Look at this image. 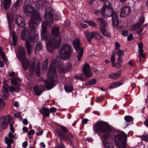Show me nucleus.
I'll return each instance as SVG.
<instances>
[{"instance_id": "37", "label": "nucleus", "mask_w": 148, "mask_h": 148, "mask_svg": "<svg viewBox=\"0 0 148 148\" xmlns=\"http://www.w3.org/2000/svg\"><path fill=\"white\" fill-rule=\"evenodd\" d=\"M87 23L89 25L92 27H96L97 26V24L96 23L91 20L87 21Z\"/></svg>"}, {"instance_id": "10", "label": "nucleus", "mask_w": 148, "mask_h": 148, "mask_svg": "<svg viewBox=\"0 0 148 148\" xmlns=\"http://www.w3.org/2000/svg\"><path fill=\"white\" fill-rule=\"evenodd\" d=\"M38 38H22L23 40H26V44L27 52L29 55L30 54L33 45L35 42L38 41Z\"/></svg>"}, {"instance_id": "16", "label": "nucleus", "mask_w": 148, "mask_h": 148, "mask_svg": "<svg viewBox=\"0 0 148 148\" xmlns=\"http://www.w3.org/2000/svg\"><path fill=\"white\" fill-rule=\"evenodd\" d=\"M48 25V23L47 22H42L41 25L42 30L41 33V37H48L47 32Z\"/></svg>"}, {"instance_id": "38", "label": "nucleus", "mask_w": 148, "mask_h": 148, "mask_svg": "<svg viewBox=\"0 0 148 148\" xmlns=\"http://www.w3.org/2000/svg\"><path fill=\"white\" fill-rule=\"evenodd\" d=\"M96 82V80L95 79H92L90 81H88L86 83V85L88 86V85H93L95 84Z\"/></svg>"}, {"instance_id": "42", "label": "nucleus", "mask_w": 148, "mask_h": 148, "mask_svg": "<svg viewBox=\"0 0 148 148\" xmlns=\"http://www.w3.org/2000/svg\"><path fill=\"white\" fill-rule=\"evenodd\" d=\"M140 137L143 140L146 142H148V136L146 134H145L142 136H140Z\"/></svg>"}, {"instance_id": "35", "label": "nucleus", "mask_w": 148, "mask_h": 148, "mask_svg": "<svg viewBox=\"0 0 148 148\" xmlns=\"http://www.w3.org/2000/svg\"><path fill=\"white\" fill-rule=\"evenodd\" d=\"M2 95L0 96V110H1L3 108L5 105V103L3 102V98H2Z\"/></svg>"}, {"instance_id": "44", "label": "nucleus", "mask_w": 148, "mask_h": 148, "mask_svg": "<svg viewBox=\"0 0 148 148\" xmlns=\"http://www.w3.org/2000/svg\"><path fill=\"white\" fill-rule=\"evenodd\" d=\"M0 54L1 57L2 59L3 60H4L6 58V57L5 54V53L1 50V49H0Z\"/></svg>"}, {"instance_id": "21", "label": "nucleus", "mask_w": 148, "mask_h": 148, "mask_svg": "<svg viewBox=\"0 0 148 148\" xmlns=\"http://www.w3.org/2000/svg\"><path fill=\"white\" fill-rule=\"evenodd\" d=\"M121 74V71H119L110 74L108 75V77L112 79H116L120 77Z\"/></svg>"}, {"instance_id": "22", "label": "nucleus", "mask_w": 148, "mask_h": 148, "mask_svg": "<svg viewBox=\"0 0 148 148\" xmlns=\"http://www.w3.org/2000/svg\"><path fill=\"white\" fill-rule=\"evenodd\" d=\"M13 133L9 132L8 133V137H6L5 138L4 140L6 141V142L9 141L11 143H13V139H16L17 137L16 134L13 135Z\"/></svg>"}, {"instance_id": "33", "label": "nucleus", "mask_w": 148, "mask_h": 148, "mask_svg": "<svg viewBox=\"0 0 148 148\" xmlns=\"http://www.w3.org/2000/svg\"><path fill=\"white\" fill-rule=\"evenodd\" d=\"M48 60L47 59H46L43 63V66L42 69L44 71H46L47 67L48 66Z\"/></svg>"}, {"instance_id": "32", "label": "nucleus", "mask_w": 148, "mask_h": 148, "mask_svg": "<svg viewBox=\"0 0 148 148\" xmlns=\"http://www.w3.org/2000/svg\"><path fill=\"white\" fill-rule=\"evenodd\" d=\"M14 123V120L13 118L12 117L10 121V122L9 123V124L10 125V130L11 131V132H12V133H14V130L13 126V125Z\"/></svg>"}, {"instance_id": "64", "label": "nucleus", "mask_w": 148, "mask_h": 148, "mask_svg": "<svg viewBox=\"0 0 148 148\" xmlns=\"http://www.w3.org/2000/svg\"><path fill=\"white\" fill-rule=\"evenodd\" d=\"M145 125L148 127V119H146L144 122Z\"/></svg>"}, {"instance_id": "25", "label": "nucleus", "mask_w": 148, "mask_h": 148, "mask_svg": "<svg viewBox=\"0 0 148 148\" xmlns=\"http://www.w3.org/2000/svg\"><path fill=\"white\" fill-rule=\"evenodd\" d=\"M40 111L44 117L49 116V110L48 108L43 107Z\"/></svg>"}, {"instance_id": "53", "label": "nucleus", "mask_w": 148, "mask_h": 148, "mask_svg": "<svg viewBox=\"0 0 148 148\" xmlns=\"http://www.w3.org/2000/svg\"><path fill=\"white\" fill-rule=\"evenodd\" d=\"M17 40V38H12V45L13 46H14L16 45Z\"/></svg>"}, {"instance_id": "45", "label": "nucleus", "mask_w": 148, "mask_h": 148, "mask_svg": "<svg viewBox=\"0 0 148 148\" xmlns=\"http://www.w3.org/2000/svg\"><path fill=\"white\" fill-rule=\"evenodd\" d=\"M12 28H11L10 29V36H11V37H16V32H14V31H13L12 32L11 30V29H12ZM9 37H10V36Z\"/></svg>"}, {"instance_id": "13", "label": "nucleus", "mask_w": 148, "mask_h": 148, "mask_svg": "<svg viewBox=\"0 0 148 148\" xmlns=\"http://www.w3.org/2000/svg\"><path fill=\"white\" fill-rule=\"evenodd\" d=\"M73 45L76 50L78 51L77 52V57L78 60L79 61L82 57L83 51V49L80 46L79 40L78 39L74 40L73 41Z\"/></svg>"}, {"instance_id": "28", "label": "nucleus", "mask_w": 148, "mask_h": 148, "mask_svg": "<svg viewBox=\"0 0 148 148\" xmlns=\"http://www.w3.org/2000/svg\"><path fill=\"white\" fill-rule=\"evenodd\" d=\"M43 46L42 44L40 42H38L35 49V53H38L42 48Z\"/></svg>"}, {"instance_id": "1", "label": "nucleus", "mask_w": 148, "mask_h": 148, "mask_svg": "<svg viewBox=\"0 0 148 148\" xmlns=\"http://www.w3.org/2000/svg\"><path fill=\"white\" fill-rule=\"evenodd\" d=\"M24 13L28 16H31L29 25L30 32L27 28H24L21 33V37H39V33L36 31V27L41 21V18L38 13H35L34 8L25 1L23 7Z\"/></svg>"}, {"instance_id": "24", "label": "nucleus", "mask_w": 148, "mask_h": 148, "mask_svg": "<svg viewBox=\"0 0 148 148\" xmlns=\"http://www.w3.org/2000/svg\"><path fill=\"white\" fill-rule=\"evenodd\" d=\"M102 145L104 148H114L113 143L110 141L102 139Z\"/></svg>"}, {"instance_id": "20", "label": "nucleus", "mask_w": 148, "mask_h": 148, "mask_svg": "<svg viewBox=\"0 0 148 148\" xmlns=\"http://www.w3.org/2000/svg\"><path fill=\"white\" fill-rule=\"evenodd\" d=\"M44 89V87L43 85H36L34 87V91L36 95H39L42 93Z\"/></svg>"}, {"instance_id": "3", "label": "nucleus", "mask_w": 148, "mask_h": 148, "mask_svg": "<svg viewBox=\"0 0 148 148\" xmlns=\"http://www.w3.org/2000/svg\"><path fill=\"white\" fill-rule=\"evenodd\" d=\"M108 3L109 5H108L105 4L103 5V8L101 11V15L105 18H107L111 16L112 20V24L113 27L119 29H121L124 26L123 23L119 22L117 12L114 11L110 8L109 3Z\"/></svg>"}, {"instance_id": "8", "label": "nucleus", "mask_w": 148, "mask_h": 148, "mask_svg": "<svg viewBox=\"0 0 148 148\" xmlns=\"http://www.w3.org/2000/svg\"><path fill=\"white\" fill-rule=\"evenodd\" d=\"M8 74L12 78H10V79L12 85L13 86H9L8 88L9 90L11 91H18L19 90L20 85L17 82H20L21 81V79L18 78L17 75H15L13 71L11 73L9 72Z\"/></svg>"}, {"instance_id": "41", "label": "nucleus", "mask_w": 148, "mask_h": 148, "mask_svg": "<svg viewBox=\"0 0 148 148\" xmlns=\"http://www.w3.org/2000/svg\"><path fill=\"white\" fill-rule=\"evenodd\" d=\"M116 53L119 57H121L124 54L123 51L120 49L117 50Z\"/></svg>"}, {"instance_id": "4", "label": "nucleus", "mask_w": 148, "mask_h": 148, "mask_svg": "<svg viewBox=\"0 0 148 148\" xmlns=\"http://www.w3.org/2000/svg\"><path fill=\"white\" fill-rule=\"evenodd\" d=\"M95 132L103 134L102 137L104 140H107L111 137L112 129L108 123L105 122H99L96 123L93 127Z\"/></svg>"}, {"instance_id": "47", "label": "nucleus", "mask_w": 148, "mask_h": 148, "mask_svg": "<svg viewBox=\"0 0 148 148\" xmlns=\"http://www.w3.org/2000/svg\"><path fill=\"white\" fill-rule=\"evenodd\" d=\"M121 34L123 36H126L128 35V32L127 30H123L122 31Z\"/></svg>"}, {"instance_id": "30", "label": "nucleus", "mask_w": 148, "mask_h": 148, "mask_svg": "<svg viewBox=\"0 0 148 148\" xmlns=\"http://www.w3.org/2000/svg\"><path fill=\"white\" fill-rule=\"evenodd\" d=\"M122 84L121 82H115L111 84L110 86L109 87L110 88H116L121 85Z\"/></svg>"}, {"instance_id": "61", "label": "nucleus", "mask_w": 148, "mask_h": 148, "mask_svg": "<svg viewBox=\"0 0 148 148\" xmlns=\"http://www.w3.org/2000/svg\"><path fill=\"white\" fill-rule=\"evenodd\" d=\"M117 61L119 62H120V63H123V60L122 57H119L118 58Z\"/></svg>"}, {"instance_id": "6", "label": "nucleus", "mask_w": 148, "mask_h": 148, "mask_svg": "<svg viewBox=\"0 0 148 148\" xmlns=\"http://www.w3.org/2000/svg\"><path fill=\"white\" fill-rule=\"evenodd\" d=\"M42 39L46 42L47 51L51 52L54 48H58L60 45L61 38H42Z\"/></svg>"}, {"instance_id": "2", "label": "nucleus", "mask_w": 148, "mask_h": 148, "mask_svg": "<svg viewBox=\"0 0 148 148\" xmlns=\"http://www.w3.org/2000/svg\"><path fill=\"white\" fill-rule=\"evenodd\" d=\"M71 63H66L65 68L63 63L60 61L59 63L55 60H53L48 70L47 79L45 82V87L48 89H50L53 87L54 81L58 77L56 68L58 69L60 73H65L69 71L71 67Z\"/></svg>"}, {"instance_id": "51", "label": "nucleus", "mask_w": 148, "mask_h": 148, "mask_svg": "<svg viewBox=\"0 0 148 148\" xmlns=\"http://www.w3.org/2000/svg\"><path fill=\"white\" fill-rule=\"evenodd\" d=\"M80 25L82 28L84 29H86L88 27V25L85 23H84L82 22H81L80 23Z\"/></svg>"}, {"instance_id": "56", "label": "nucleus", "mask_w": 148, "mask_h": 148, "mask_svg": "<svg viewBox=\"0 0 148 148\" xmlns=\"http://www.w3.org/2000/svg\"><path fill=\"white\" fill-rule=\"evenodd\" d=\"M143 30V28H140V29L137 32V33L138 35L140 36L139 37H140V36H141V37H142V32Z\"/></svg>"}, {"instance_id": "27", "label": "nucleus", "mask_w": 148, "mask_h": 148, "mask_svg": "<svg viewBox=\"0 0 148 148\" xmlns=\"http://www.w3.org/2000/svg\"><path fill=\"white\" fill-rule=\"evenodd\" d=\"M100 29L101 32L104 36L110 37L111 35L109 31L103 28H101Z\"/></svg>"}, {"instance_id": "39", "label": "nucleus", "mask_w": 148, "mask_h": 148, "mask_svg": "<svg viewBox=\"0 0 148 148\" xmlns=\"http://www.w3.org/2000/svg\"><path fill=\"white\" fill-rule=\"evenodd\" d=\"M125 120L127 122H131L132 121L133 118L130 116H126L124 117Z\"/></svg>"}, {"instance_id": "40", "label": "nucleus", "mask_w": 148, "mask_h": 148, "mask_svg": "<svg viewBox=\"0 0 148 148\" xmlns=\"http://www.w3.org/2000/svg\"><path fill=\"white\" fill-rule=\"evenodd\" d=\"M137 24L138 23H137L136 24L133 25L131 27V29L133 30H136L139 28L140 26Z\"/></svg>"}, {"instance_id": "29", "label": "nucleus", "mask_w": 148, "mask_h": 148, "mask_svg": "<svg viewBox=\"0 0 148 148\" xmlns=\"http://www.w3.org/2000/svg\"><path fill=\"white\" fill-rule=\"evenodd\" d=\"M11 4V1L10 0H4V8L6 10L8 9Z\"/></svg>"}, {"instance_id": "43", "label": "nucleus", "mask_w": 148, "mask_h": 148, "mask_svg": "<svg viewBox=\"0 0 148 148\" xmlns=\"http://www.w3.org/2000/svg\"><path fill=\"white\" fill-rule=\"evenodd\" d=\"M8 85L7 84H4L3 86V88L4 92L7 94L8 91Z\"/></svg>"}, {"instance_id": "60", "label": "nucleus", "mask_w": 148, "mask_h": 148, "mask_svg": "<svg viewBox=\"0 0 148 148\" xmlns=\"http://www.w3.org/2000/svg\"><path fill=\"white\" fill-rule=\"evenodd\" d=\"M36 72L37 75L38 76H40V69H36Z\"/></svg>"}, {"instance_id": "14", "label": "nucleus", "mask_w": 148, "mask_h": 148, "mask_svg": "<svg viewBox=\"0 0 148 148\" xmlns=\"http://www.w3.org/2000/svg\"><path fill=\"white\" fill-rule=\"evenodd\" d=\"M82 71L84 75L86 77H91L92 76L91 69L89 65L87 63H85L83 66Z\"/></svg>"}, {"instance_id": "26", "label": "nucleus", "mask_w": 148, "mask_h": 148, "mask_svg": "<svg viewBox=\"0 0 148 148\" xmlns=\"http://www.w3.org/2000/svg\"><path fill=\"white\" fill-rule=\"evenodd\" d=\"M51 33L54 37H58L60 34L59 28L57 27H53L51 30Z\"/></svg>"}, {"instance_id": "19", "label": "nucleus", "mask_w": 148, "mask_h": 148, "mask_svg": "<svg viewBox=\"0 0 148 148\" xmlns=\"http://www.w3.org/2000/svg\"><path fill=\"white\" fill-rule=\"evenodd\" d=\"M85 34L86 35V37H102L99 32L93 31L91 32L88 31L85 32Z\"/></svg>"}, {"instance_id": "18", "label": "nucleus", "mask_w": 148, "mask_h": 148, "mask_svg": "<svg viewBox=\"0 0 148 148\" xmlns=\"http://www.w3.org/2000/svg\"><path fill=\"white\" fill-rule=\"evenodd\" d=\"M131 10L130 8L128 6L122 7L121 9L120 16L122 15H123L122 17L127 16L130 14Z\"/></svg>"}, {"instance_id": "50", "label": "nucleus", "mask_w": 148, "mask_h": 148, "mask_svg": "<svg viewBox=\"0 0 148 148\" xmlns=\"http://www.w3.org/2000/svg\"><path fill=\"white\" fill-rule=\"evenodd\" d=\"M138 47L139 48V50L141 51V50H143V44L141 42L139 43L138 45Z\"/></svg>"}, {"instance_id": "34", "label": "nucleus", "mask_w": 148, "mask_h": 148, "mask_svg": "<svg viewBox=\"0 0 148 148\" xmlns=\"http://www.w3.org/2000/svg\"><path fill=\"white\" fill-rule=\"evenodd\" d=\"M64 88L65 91L67 92H71L73 90V88L71 86H65Z\"/></svg>"}, {"instance_id": "55", "label": "nucleus", "mask_w": 148, "mask_h": 148, "mask_svg": "<svg viewBox=\"0 0 148 148\" xmlns=\"http://www.w3.org/2000/svg\"><path fill=\"white\" fill-rule=\"evenodd\" d=\"M103 7L102 8H103ZM102 9H102L101 10H95V11L94 12L95 14L96 15H99L100 12H101V11Z\"/></svg>"}, {"instance_id": "36", "label": "nucleus", "mask_w": 148, "mask_h": 148, "mask_svg": "<svg viewBox=\"0 0 148 148\" xmlns=\"http://www.w3.org/2000/svg\"><path fill=\"white\" fill-rule=\"evenodd\" d=\"M145 18L143 16H141L139 19L138 21L137 22L138 25L141 26V25L144 22Z\"/></svg>"}, {"instance_id": "17", "label": "nucleus", "mask_w": 148, "mask_h": 148, "mask_svg": "<svg viewBox=\"0 0 148 148\" xmlns=\"http://www.w3.org/2000/svg\"><path fill=\"white\" fill-rule=\"evenodd\" d=\"M57 133L58 134V136L62 139L64 140H69L70 142L72 141V136L71 135H70V138H69L67 134H65L61 130L59 129H57L56 130Z\"/></svg>"}, {"instance_id": "12", "label": "nucleus", "mask_w": 148, "mask_h": 148, "mask_svg": "<svg viewBox=\"0 0 148 148\" xmlns=\"http://www.w3.org/2000/svg\"><path fill=\"white\" fill-rule=\"evenodd\" d=\"M12 118V117L9 115L2 116L0 117V131L7 127L8 123L10 122Z\"/></svg>"}, {"instance_id": "57", "label": "nucleus", "mask_w": 148, "mask_h": 148, "mask_svg": "<svg viewBox=\"0 0 148 148\" xmlns=\"http://www.w3.org/2000/svg\"><path fill=\"white\" fill-rule=\"evenodd\" d=\"M49 112H54L56 111L57 109L56 108L51 107L50 109H49Z\"/></svg>"}, {"instance_id": "9", "label": "nucleus", "mask_w": 148, "mask_h": 148, "mask_svg": "<svg viewBox=\"0 0 148 148\" xmlns=\"http://www.w3.org/2000/svg\"><path fill=\"white\" fill-rule=\"evenodd\" d=\"M72 51V48L69 44H64L62 46L60 50L61 58L65 60L69 59L71 56Z\"/></svg>"}, {"instance_id": "54", "label": "nucleus", "mask_w": 148, "mask_h": 148, "mask_svg": "<svg viewBox=\"0 0 148 148\" xmlns=\"http://www.w3.org/2000/svg\"><path fill=\"white\" fill-rule=\"evenodd\" d=\"M115 56L114 53H112L111 55V61L112 62H114L115 59Z\"/></svg>"}, {"instance_id": "58", "label": "nucleus", "mask_w": 148, "mask_h": 148, "mask_svg": "<svg viewBox=\"0 0 148 148\" xmlns=\"http://www.w3.org/2000/svg\"><path fill=\"white\" fill-rule=\"evenodd\" d=\"M35 132V131L34 130L32 129L29 131L28 132V135H30L32 134H34Z\"/></svg>"}, {"instance_id": "15", "label": "nucleus", "mask_w": 148, "mask_h": 148, "mask_svg": "<svg viewBox=\"0 0 148 148\" xmlns=\"http://www.w3.org/2000/svg\"><path fill=\"white\" fill-rule=\"evenodd\" d=\"M15 21L18 26L23 27L25 25V20L24 18L17 15L15 18Z\"/></svg>"}, {"instance_id": "62", "label": "nucleus", "mask_w": 148, "mask_h": 148, "mask_svg": "<svg viewBox=\"0 0 148 148\" xmlns=\"http://www.w3.org/2000/svg\"><path fill=\"white\" fill-rule=\"evenodd\" d=\"M27 142L25 141L22 143V146L23 147L26 148L27 147Z\"/></svg>"}, {"instance_id": "7", "label": "nucleus", "mask_w": 148, "mask_h": 148, "mask_svg": "<svg viewBox=\"0 0 148 148\" xmlns=\"http://www.w3.org/2000/svg\"><path fill=\"white\" fill-rule=\"evenodd\" d=\"M127 139V134L123 131L114 135V141L117 148H125Z\"/></svg>"}, {"instance_id": "5", "label": "nucleus", "mask_w": 148, "mask_h": 148, "mask_svg": "<svg viewBox=\"0 0 148 148\" xmlns=\"http://www.w3.org/2000/svg\"><path fill=\"white\" fill-rule=\"evenodd\" d=\"M16 56L21 62L23 67L25 70L29 68V72L31 73L34 72L35 70V63L33 62L32 64L29 62L26 58L25 50L24 47H21L19 49L18 52L16 54Z\"/></svg>"}, {"instance_id": "31", "label": "nucleus", "mask_w": 148, "mask_h": 148, "mask_svg": "<svg viewBox=\"0 0 148 148\" xmlns=\"http://www.w3.org/2000/svg\"><path fill=\"white\" fill-rule=\"evenodd\" d=\"M7 18L8 19V25L9 27V28H12V27L11 26V24L12 23L13 21V18L12 17H10L7 15Z\"/></svg>"}, {"instance_id": "63", "label": "nucleus", "mask_w": 148, "mask_h": 148, "mask_svg": "<svg viewBox=\"0 0 148 148\" xmlns=\"http://www.w3.org/2000/svg\"><path fill=\"white\" fill-rule=\"evenodd\" d=\"M88 121V119H85L82 121V123L84 124H86L87 123Z\"/></svg>"}, {"instance_id": "48", "label": "nucleus", "mask_w": 148, "mask_h": 148, "mask_svg": "<svg viewBox=\"0 0 148 148\" xmlns=\"http://www.w3.org/2000/svg\"><path fill=\"white\" fill-rule=\"evenodd\" d=\"M19 0H17L15 2L14 4V7H13V8H14L16 9L18 8L19 5Z\"/></svg>"}, {"instance_id": "11", "label": "nucleus", "mask_w": 148, "mask_h": 148, "mask_svg": "<svg viewBox=\"0 0 148 148\" xmlns=\"http://www.w3.org/2000/svg\"><path fill=\"white\" fill-rule=\"evenodd\" d=\"M45 12L44 17L45 19L49 22L52 23L54 21L53 14L54 13V10L52 7L47 6L45 8Z\"/></svg>"}, {"instance_id": "59", "label": "nucleus", "mask_w": 148, "mask_h": 148, "mask_svg": "<svg viewBox=\"0 0 148 148\" xmlns=\"http://www.w3.org/2000/svg\"><path fill=\"white\" fill-rule=\"evenodd\" d=\"M5 142L8 145V146L7 147V148H11V144L13 143H11V142L8 141V142H6V141H5Z\"/></svg>"}, {"instance_id": "49", "label": "nucleus", "mask_w": 148, "mask_h": 148, "mask_svg": "<svg viewBox=\"0 0 148 148\" xmlns=\"http://www.w3.org/2000/svg\"><path fill=\"white\" fill-rule=\"evenodd\" d=\"M139 55L140 56V60H141V57H143L144 58H145V56L144 55L143 53V50H141V51L139 50Z\"/></svg>"}, {"instance_id": "52", "label": "nucleus", "mask_w": 148, "mask_h": 148, "mask_svg": "<svg viewBox=\"0 0 148 148\" xmlns=\"http://www.w3.org/2000/svg\"><path fill=\"white\" fill-rule=\"evenodd\" d=\"M115 49L116 50H117L118 49H120L119 48L121 47V45L117 42H115Z\"/></svg>"}, {"instance_id": "46", "label": "nucleus", "mask_w": 148, "mask_h": 148, "mask_svg": "<svg viewBox=\"0 0 148 148\" xmlns=\"http://www.w3.org/2000/svg\"><path fill=\"white\" fill-rule=\"evenodd\" d=\"M71 22L69 20H66L64 22V25L67 27H69L70 25Z\"/></svg>"}, {"instance_id": "23", "label": "nucleus", "mask_w": 148, "mask_h": 148, "mask_svg": "<svg viewBox=\"0 0 148 148\" xmlns=\"http://www.w3.org/2000/svg\"><path fill=\"white\" fill-rule=\"evenodd\" d=\"M96 21L99 24L101 28H105L107 25V22L106 20L102 17H99L97 19Z\"/></svg>"}]
</instances>
